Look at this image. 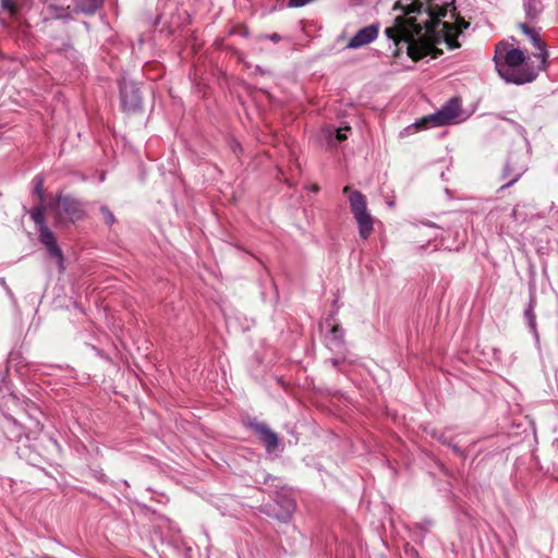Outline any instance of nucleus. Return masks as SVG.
I'll return each mask as SVG.
<instances>
[{
    "mask_svg": "<svg viewBox=\"0 0 558 558\" xmlns=\"http://www.w3.org/2000/svg\"><path fill=\"white\" fill-rule=\"evenodd\" d=\"M395 9H401L403 15L397 16L395 26L387 27L385 34L396 46L405 44L413 60L432 54L436 50L433 41L439 36L449 49L459 48L458 36L470 26L463 19L453 24L440 21L449 10L454 16L456 7L449 0H400Z\"/></svg>",
    "mask_w": 558,
    "mask_h": 558,
    "instance_id": "nucleus-1",
    "label": "nucleus"
},
{
    "mask_svg": "<svg viewBox=\"0 0 558 558\" xmlns=\"http://www.w3.org/2000/svg\"><path fill=\"white\" fill-rule=\"evenodd\" d=\"M494 61L498 74L507 82L517 85L533 82L544 70V61L536 62L525 56L520 48H514L502 40L496 45Z\"/></svg>",
    "mask_w": 558,
    "mask_h": 558,
    "instance_id": "nucleus-2",
    "label": "nucleus"
},
{
    "mask_svg": "<svg viewBox=\"0 0 558 558\" xmlns=\"http://www.w3.org/2000/svg\"><path fill=\"white\" fill-rule=\"evenodd\" d=\"M343 193L349 195L350 209L356 220L360 236L367 240L374 231V219L367 210L365 195L350 186H344Z\"/></svg>",
    "mask_w": 558,
    "mask_h": 558,
    "instance_id": "nucleus-3",
    "label": "nucleus"
},
{
    "mask_svg": "<svg viewBox=\"0 0 558 558\" xmlns=\"http://www.w3.org/2000/svg\"><path fill=\"white\" fill-rule=\"evenodd\" d=\"M529 165V148L526 145H520L510 150L501 178L508 181L501 185L500 190H505L520 180L526 172Z\"/></svg>",
    "mask_w": 558,
    "mask_h": 558,
    "instance_id": "nucleus-4",
    "label": "nucleus"
},
{
    "mask_svg": "<svg viewBox=\"0 0 558 558\" xmlns=\"http://www.w3.org/2000/svg\"><path fill=\"white\" fill-rule=\"evenodd\" d=\"M58 210L56 214V223L62 225L65 221L76 222L85 216V207L82 201L66 194L57 196Z\"/></svg>",
    "mask_w": 558,
    "mask_h": 558,
    "instance_id": "nucleus-5",
    "label": "nucleus"
},
{
    "mask_svg": "<svg viewBox=\"0 0 558 558\" xmlns=\"http://www.w3.org/2000/svg\"><path fill=\"white\" fill-rule=\"evenodd\" d=\"M460 110V101L457 98H451L437 112L424 117L412 126L421 129L425 128L428 123H433L435 126L447 125L458 118Z\"/></svg>",
    "mask_w": 558,
    "mask_h": 558,
    "instance_id": "nucleus-6",
    "label": "nucleus"
},
{
    "mask_svg": "<svg viewBox=\"0 0 558 558\" xmlns=\"http://www.w3.org/2000/svg\"><path fill=\"white\" fill-rule=\"evenodd\" d=\"M244 425L256 434L267 452H274L278 449L279 437L266 423L258 421L256 417H250Z\"/></svg>",
    "mask_w": 558,
    "mask_h": 558,
    "instance_id": "nucleus-7",
    "label": "nucleus"
},
{
    "mask_svg": "<svg viewBox=\"0 0 558 558\" xmlns=\"http://www.w3.org/2000/svg\"><path fill=\"white\" fill-rule=\"evenodd\" d=\"M244 425L256 434L267 452H274L278 449L279 437L266 423L258 421L256 417H250Z\"/></svg>",
    "mask_w": 558,
    "mask_h": 558,
    "instance_id": "nucleus-8",
    "label": "nucleus"
},
{
    "mask_svg": "<svg viewBox=\"0 0 558 558\" xmlns=\"http://www.w3.org/2000/svg\"><path fill=\"white\" fill-rule=\"evenodd\" d=\"M295 510V501L289 497H279L274 504L264 505L260 512L269 518L277 519L281 522H289Z\"/></svg>",
    "mask_w": 558,
    "mask_h": 558,
    "instance_id": "nucleus-9",
    "label": "nucleus"
},
{
    "mask_svg": "<svg viewBox=\"0 0 558 558\" xmlns=\"http://www.w3.org/2000/svg\"><path fill=\"white\" fill-rule=\"evenodd\" d=\"M519 27L521 28L522 33L527 37V39L533 44L534 48L536 49L535 52L532 53V58L536 60V62L544 61V70L547 66V61L549 53L547 51V45L539 36V33L536 28L530 27L526 23H520Z\"/></svg>",
    "mask_w": 558,
    "mask_h": 558,
    "instance_id": "nucleus-10",
    "label": "nucleus"
},
{
    "mask_svg": "<svg viewBox=\"0 0 558 558\" xmlns=\"http://www.w3.org/2000/svg\"><path fill=\"white\" fill-rule=\"evenodd\" d=\"M121 104L124 110L136 112L142 109V96L140 88L134 83L120 85Z\"/></svg>",
    "mask_w": 558,
    "mask_h": 558,
    "instance_id": "nucleus-11",
    "label": "nucleus"
},
{
    "mask_svg": "<svg viewBox=\"0 0 558 558\" xmlns=\"http://www.w3.org/2000/svg\"><path fill=\"white\" fill-rule=\"evenodd\" d=\"M37 230V233H38V240L39 242L45 245L48 254L56 258L58 264L60 266L63 265V260H64V256H63V253L61 251V248L59 247L58 243H57V240H56V236L53 234V232L50 230V228L48 226H44L41 228H38L36 229Z\"/></svg>",
    "mask_w": 558,
    "mask_h": 558,
    "instance_id": "nucleus-12",
    "label": "nucleus"
},
{
    "mask_svg": "<svg viewBox=\"0 0 558 558\" xmlns=\"http://www.w3.org/2000/svg\"><path fill=\"white\" fill-rule=\"evenodd\" d=\"M379 33V24H371L359 29L348 43V48L356 49L374 41Z\"/></svg>",
    "mask_w": 558,
    "mask_h": 558,
    "instance_id": "nucleus-13",
    "label": "nucleus"
},
{
    "mask_svg": "<svg viewBox=\"0 0 558 558\" xmlns=\"http://www.w3.org/2000/svg\"><path fill=\"white\" fill-rule=\"evenodd\" d=\"M326 324L329 327V330L326 335L327 345L333 350H338L344 344V329L338 324L329 323V319L326 320Z\"/></svg>",
    "mask_w": 558,
    "mask_h": 558,
    "instance_id": "nucleus-14",
    "label": "nucleus"
},
{
    "mask_svg": "<svg viewBox=\"0 0 558 558\" xmlns=\"http://www.w3.org/2000/svg\"><path fill=\"white\" fill-rule=\"evenodd\" d=\"M105 0H73V11L85 15H93L102 8Z\"/></svg>",
    "mask_w": 558,
    "mask_h": 558,
    "instance_id": "nucleus-15",
    "label": "nucleus"
},
{
    "mask_svg": "<svg viewBox=\"0 0 558 558\" xmlns=\"http://www.w3.org/2000/svg\"><path fill=\"white\" fill-rule=\"evenodd\" d=\"M535 306H536V293H535L534 289H531L529 304H527L526 308L524 310V318L527 323L530 330L536 335L537 327H536Z\"/></svg>",
    "mask_w": 558,
    "mask_h": 558,
    "instance_id": "nucleus-16",
    "label": "nucleus"
},
{
    "mask_svg": "<svg viewBox=\"0 0 558 558\" xmlns=\"http://www.w3.org/2000/svg\"><path fill=\"white\" fill-rule=\"evenodd\" d=\"M523 7L526 17L531 21L537 19L544 9L541 0H524Z\"/></svg>",
    "mask_w": 558,
    "mask_h": 558,
    "instance_id": "nucleus-17",
    "label": "nucleus"
},
{
    "mask_svg": "<svg viewBox=\"0 0 558 558\" xmlns=\"http://www.w3.org/2000/svg\"><path fill=\"white\" fill-rule=\"evenodd\" d=\"M29 216L35 223L36 229L47 226L45 220V207L43 203L31 209Z\"/></svg>",
    "mask_w": 558,
    "mask_h": 558,
    "instance_id": "nucleus-18",
    "label": "nucleus"
},
{
    "mask_svg": "<svg viewBox=\"0 0 558 558\" xmlns=\"http://www.w3.org/2000/svg\"><path fill=\"white\" fill-rule=\"evenodd\" d=\"M44 183L45 179L43 175L38 174L33 179V194L36 195L39 199V203L44 202L45 192H44Z\"/></svg>",
    "mask_w": 558,
    "mask_h": 558,
    "instance_id": "nucleus-19",
    "label": "nucleus"
},
{
    "mask_svg": "<svg viewBox=\"0 0 558 558\" xmlns=\"http://www.w3.org/2000/svg\"><path fill=\"white\" fill-rule=\"evenodd\" d=\"M350 126L340 128L336 131L335 135L332 133L329 134V141L330 143H333L336 141L337 143H341L347 140V132L350 131Z\"/></svg>",
    "mask_w": 558,
    "mask_h": 558,
    "instance_id": "nucleus-20",
    "label": "nucleus"
},
{
    "mask_svg": "<svg viewBox=\"0 0 558 558\" xmlns=\"http://www.w3.org/2000/svg\"><path fill=\"white\" fill-rule=\"evenodd\" d=\"M99 210H100V213L102 215L104 222L107 226L111 227L116 222V217H114L113 213L106 205H101Z\"/></svg>",
    "mask_w": 558,
    "mask_h": 558,
    "instance_id": "nucleus-21",
    "label": "nucleus"
},
{
    "mask_svg": "<svg viewBox=\"0 0 558 558\" xmlns=\"http://www.w3.org/2000/svg\"><path fill=\"white\" fill-rule=\"evenodd\" d=\"M1 8L4 11H8L11 15H14L17 12L16 4L14 0H0Z\"/></svg>",
    "mask_w": 558,
    "mask_h": 558,
    "instance_id": "nucleus-22",
    "label": "nucleus"
},
{
    "mask_svg": "<svg viewBox=\"0 0 558 558\" xmlns=\"http://www.w3.org/2000/svg\"><path fill=\"white\" fill-rule=\"evenodd\" d=\"M511 217L514 221H524L525 220V216H523L520 210H519V206H514L513 209H512V213H511Z\"/></svg>",
    "mask_w": 558,
    "mask_h": 558,
    "instance_id": "nucleus-23",
    "label": "nucleus"
},
{
    "mask_svg": "<svg viewBox=\"0 0 558 558\" xmlns=\"http://www.w3.org/2000/svg\"><path fill=\"white\" fill-rule=\"evenodd\" d=\"M266 37H267L269 40L274 41V43H278V41H280V40H281V36H280L279 34H277V33H272V34H270V35H266Z\"/></svg>",
    "mask_w": 558,
    "mask_h": 558,
    "instance_id": "nucleus-24",
    "label": "nucleus"
},
{
    "mask_svg": "<svg viewBox=\"0 0 558 558\" xmlns=\"http://www.w3.org/2000/svg\"><path fill=\"white\" fill-rule=\"evenodd\" d=\"M330 364L335 367V368H338L341 361L339 359H336V357H332L329 360Z\"/></svg>",
    "mask_w": 558,
    "mask_h": 558,
    "instance_id": "nucleus-25",
    "label": "nucleus"
},
{
    "mask_svg": "<svg viewBox=\"0 0 558 558\" xmlns=\"http://www.w3.org/2000/svg\"><path fill=\"white\" fill-rule=\"evenodd\" d=\"M452 450L457 453V454H460L462 456L463 454V451L461 450V448L458 446V445H450Z\"/></svg>",
    "mask_w": 558,
    "mask_h": 558,
    "instance_id": "nucleus-26",
    "label": "nucleus"
},
{
    "mask_svg": "<svg viewBox=\"0 0 558 558\" xmlns=\"http://www.w3.org/2000/svg\"><path fill=\"white\" fill-rule=\"evenodd\" d=\"M228 50H230L233 54H235L239 59L241 58V53L232 47H227Z\"/></svg>",
    "mask_w": 558,
    "mask_h": 558,
    "instance_id": "nucleus-27",
    "label": "nucleus"
},
{
    "mask_svg": "<svg viewBox=\"0 0 558 558\" xmlns=\"http://www.w3.org/2000/svg\"><path fill=\"white\" fill-rule=\"evenodd\" d=\"M98 481L105 482V474H99L96 476Z\"/></svg>",
    "mask_w": 558,
    "mask_h": 558,
    "instance_id": "nucleus-28",
    "label": "nucleus"
},
{
    "mask_svg": "<svg viewBox=\"0 0 558 558\" xmlns=\"http://www.w3.org/2000/svg\"><path fill=\"white\" fill-rule=\"evenodd\" d=\"M269 480H274V477L271 475H267L264 480V483L267 484Z\"/></svg>",
    "mask_w": 558,
    "mask_h": 558,
    "instance_id": "nucleus-29",
    "label": "nucleus"
},
{
    "mask_svg": "<svg viewBox=\"0 0 558 558\" xmlns=\"http://www.w3.org/2000/svg\"><path fill=\"white\" fill-rule=\"evenodd\" d=\"M313 191H314V192H317V191H318V186H316V185H315V186H313Z\"/></svg>",
    "mask_w": 558,
    "mask_h": 558,
    "instance_id": "nucleus-30",
    "label": "nucleus"
},
{
    "mask_svg": "<svg viewBox=\"0 0 558 558\" xmlns=\"http://www.w3.org/2000/svg\"><path fill=\"white\" fill-rule=\"evenodd\" d=\"M241 34H242L243 36H246V35H247V32L244 29Z\"/></svg>",
    "mask_w": 558,
    "mask_h": 558,
    "instance_id": "nucleus-31",
    "label": "nucleus"
}]
</instances>
